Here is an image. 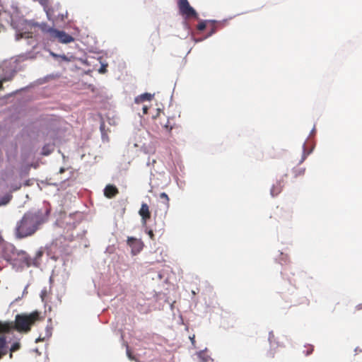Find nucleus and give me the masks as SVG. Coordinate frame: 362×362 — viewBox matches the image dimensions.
Returning a JSON list of instances; mask_svg holds the SVG:
<instances>
[{
    "label": "nucleus",
    "instance_id": "obj_4",
    "mask_svg": "<svg viewBox=\"0 0 362 362\" xmlns=\"http://www.w3.org/2000/svg\"><path fill=\"white\" fill-rule=\"evenodd\" d=\"M161 127L163 131L165 133V134L171 137L173 135V131L175 130L176 132H179L180 127L177 124L173 118H168L167 122L164 124H161Z\"/></svg>",
    "mask_w": 362,
    "mask_h": 362
},
{
    "label": "nucleus",
    "instance_id": "obj_19",
    "mask_svg": "<svg viewBox=\"0 0 362 362\" xmlns=\"http://www.w3.org/2000/svg\"><path fill=\"white\" fill-rule=\"evenodd\" d=\"M293 173H294L295 177L303 175L305 173V168L294 169Z\"/></svg>",
    "mask_w": 362,
    "mask_h": 362
},
{
    "label": "nucleus",
    "instance_id": "obj_27",
    "mask_svg": "<svg viewBox=\"0 0 362 362\" xmlns=\"http://www.w3.org/2000/svg\"><path fill=\"white\" fill-rule=\"evenodd\" d=\"M6 80H7V79H6V78H2V79H1V80H0V88H2V87H3V83H4V81H6Z\"/></svg>",
    "mask_w": 362,
    "mask_h": 362
},
{
    "label": "nucleus",
    "instance_id": "obj_5",
    "mask_svg": "<svg viewBox=\"0 0 362 362\" xmlns=\"http://www.w3.org/2000/svg\"><path fill=\"white\" fill-rule=\"evenodd\" d=\"M54 32V35L52 36V40L57 39L59 42L62 43H70L74 41V38L65 33L64 31H60L56 29Z\"/></svg>",
    "mask_w": 362,
    "mask_h": 362
},
{
    "label": "nucleus",
    "instance_id": "obj_26",
    "mask_svg": "<svg viewBox=\"0 0 362 362\" xmlns=\"http://www.w3.org/2000/svg\"><path fill=\"white\" fill-rule=\"evenodd\" d=\"M147 233L151 240H154V234L152 230H148Z\"/></svg>",
    "mask_w": 362,
    "mask_h": 362
},
{
    "label": "nucleus",
    "instance_id": "obj_21",
    "mask_svg": "<svg viewBox=\"0 0 362 362\" xmlns=\"http://www.w3.org/2000/svg\"><path fill=\"white\" fill-rule=\"evenodd\" d=\"M160 198L162 199L165 200L166 204H168L170 199H169V197H168V194L165 192L160 193Z\"/></svg>",
    "mask_w": 362,
    "mask_h": 362
},
{
    "label": "nucleus",
    "instance_id": "obj_28",
    "mask_svg": "<svg viewBox=\"0 0 362 362\" xmlns=\"http://www.w3.org/2000/svg\"><path fill=\"white\" fill-rule=\"evenodd\" d=\"M143 112H144V114H147V112H148V107L147 106L143 107Z\"/></svg>",
    "mask_w": 362,
    "mask_h": 362
},
{
    "label": "nucleus",
    "instance_id": "obj_9",
    "mask_svg": "<svg viewBox=\"0 0 362 362\" xmlns=\"http://www.w3.org/2000/svg\"><path fill=\"white\" fill-rule=\"evenodd\" d=\"M118 194V189L113 185H107L104 189V194L108 199H112Z\"/></svg>",
    "mask_w": 362,
    "mask_h": 362
},
{
    "label": "nucleus",
    "instance_id": "obj_7",
    "mask_svg": "<svg viewBox=\"0 0 362 362\" xmlns=\"http://www.w3.org/2000/svg\"><path fill=\"white\" fill-rule=\"evenodd\" d=\"M139 214L141 218V222L146 225L147 221L151 218V211L149 206L146 203H142L141 208L139 211Z\"/></svg>",
    "mask_w": 362,
    "mask_h": 362
},
{
    "label": "nucleus",
    "instance_id": "obj_1",
    "mask_svg": "<svg viewBox=\"0 0 362 362\" xmlns=\"http://www.w3.org/2000/svg\"><path fill=\"white\" fill-rule=\"evenodd\" d=\"M46 221L47 217L41 211L26 212L16 223V238L21 239L33 235Z\"/></svg>",
    "mask_w": 362,
    "mask_h": 362
},
{
    "label": "nucleus",
    "instance_id": "obj_11",
    "mask_svg": "<svg viewBox=\"0 0 362 362\" xmlns=\"http://www.w3.org/2000/svg\"><path fill=\"white\" fill-rule=\"evenodd\" d=\"M36 25L39 27L42 33L48 34L49 39L52 40L54 35L53 31H55L56 29L49 27L46 23H37Z\"/></svg>",
    "mask_w": 362,
    "mask_h": 362
},
{
    "label": "nucleus",
    "instance_id": "obj_32",
    "mask_svg": "<svg viewBox=\"0 0 362 362\" xmlns=\"http://www.w3.org/2000/svg\"><path fill=\"white\" fill-rule=\"evenodd\" d=\"M44 341V338H41L40 337L36 339V342L42 341Z\"/></svg>",
    "mask_w": 362,
    "mask_h": 362
},
{
    "label": "nucleus",
    "instance_id": "obj_6",
    "mask_svg": "<svg viewBox=\"0 0 362 362\" xmlns=\"http://www.w3.org/2000/svg\"><path fill=\"white\" fill-rule=\"evenodd\" d=\"M13 324V321L0 320V335L6 336V334H13L16 330Z\"/></svg>",
    "mask_w": 362,
    "mask_h": 362
},
{
    "label": "nucleus",
    "instance_id": "obj_8",
    "mask_svg": "<svg viewBox=\"0 0 362 362\" xmlns=\"http://www.w3.org/2000/svg\"><path fill=\"white\" fill-rule=\"evenodd\" d=\"M127 245L132 248L134 253L139 252L142 249L141 243L135 238H128Z\"/></svg>",
    "mask_w": 362,
    "mask_h": 362
},
{
    "label": "nucleus",
    "instance_id": "obj_23",
    "mask_svg": "<svg viewBox=\"0 0 362 362\" xmlns=\"http://www.w3.org/2000/svg\"><path fill=\"white\" fill-rule=\"evenodd\" d=\"M307 156V154L305 153V144H303V155H302V158L300 160V163H303L304 161V160L305 159Z\"/></svg>",
    "mask_w": 362,
    "mask_h": 362
},
{
    "label": "nucleus",
    "instance_id": "obj_29",
    "mask_svg": "<svg viewBox=\"0 0 362 362\" xmlns=\"http://www.w3.org/2000/svg\"><path fill=\"white\" fill-rule=\"evenodd\" d=\"M5 199H6V200L3 201L1 203H0V205L1 204H7L8 202L9 199L8 198H5Z\"/></svg>",
    "mask_w": 362,
    "mask_h": 362
},
{
    "label": "nucleus",
    "instance_id": "obj_30",
    "mask_svg": "<svg viewBox=\"0 0 362 362\" xmlns=\"http://www.w3.org/2000/svg\"><path fill=\"white\" fill-rule=\"evenodd\" d=\"M46 293H47L46 290L42 291L41 297H42V299H43L44 296L46 295Z\"/></svg>",
    "mask_w": 362,
    "mask_h": 362
},
{
    "label": "nucleus",
    "instance_id": "obj_33",
    "mask_svg": "<svg viewBox=\"0 0 362 362\" xmlns=\"http://www.w3.org/2000/svg\"><path fill=\"white\" fill-rule=\"evenodd\" d=\"M65 171V169L64 168H61L59 170L60 173H63Z\"/></svg>",
    "mask_w": 362,
    "mask_h": 362
},
{
    "label": "nucleus",
    "instance_id": "obj_22",
    "mask_svg": "<svg viewBox=\"0 0 362 362\" xmlns=\"http://www.w3.org/2000/svg\"><path fill=\"white\" fill-rule=\"evenodd\" d=\"M127 355L130 360L134 359V357L132 355V353L131 350L129 349V347L128 345H127Z\"/></svg>",
    "mask_w": 362,
    "mask_h": 362
},
{
    "label": "nucleus",
    "instance_id": "obj_10",
    "mask_svg": "<svg viewBox=\"0 0 362 362\" xmlns=\"http://www.w3.org/2000/svg\"><path fill=\"white\" fill-rule=\"evenodd\" d=\"M8 353L7 341L6 336H0V359Z\"/></svg>",
    "mask_w": 362,
    "mask_h": 362
},
{
    "label": "nucleus",
    "instance_id": "obj_16",
    "mask_svg": "<svg viewBox=\"0 0 362 362\" xmlns=\"http://www.w3.org/2000/svg\"><path fill=\"white\" fill-rule=\"evenodd\" d=\"M54 150V147L53 146H50V145H45L43 148H42V154L45 155V156H47L49 155L52 151H53Z\"/></svg>",
    "mask_w": 362,
    "mask_h": 362
},
{
    "label": "nucleus",
    "instance_id": "obj_24",
    "mask_svg": "<svg viewBox=\"0 0 362 362\" xmlns=\"http://www.w3.org/2000/svg\"><path fill=\"white\" fill-rule=\"evenodd\" d=\"M209 22H211L212 24H214V23L216 22L215 21H210ZM216 33V26L214 25H213L212 26V28H211V30L210 31L209 33V35H213L214 33Z\"/></svg>",
    "mask_w": 362,
    "mask_h": 362
},
{
    "label": "nucleus",
    "instance_id": "obj_17",
    "mask_svg": "<svg viewBox=\"0 0 362 362\" xmlns=\"http://www.w3.org/2000/svg\"><path fill=\"white\" fill-rule=\"evenodd\" d=\"M21 347V344L20 342L17 341V342H14L12 345H11V347L10 349V351H11V354H10V357L12 358V353L13 352H15L16 351L18 350Z\"/></svg>",
    "mask_w": 362,
    "mask_h": 362
},
{
    "label": "nucleus",
    "instance_id": "obj_3",
    "mask_svg": "<svg viewBox=\"0 0 362 362\" xmlns=\"http://www.w3.org/2000/svg\"><path fill=\"white\" fill-rule=\"evenodd\" d=\"M177 6L180 14L185 16L187 18L194 17L197 18V13L190 6L187 0H178Z\"/></svg>",
    "mask_w": 362,
    "mask_h": 362
},
{
    "label": "nucleus",
    "instance_id": "obj_2",
    "mask_svg": "<svg viewBox=\"0 0 362 362\" xmlns=\"http://www.w3.org/2000/svg\"><path fill=\"white\" fill-rule=\"evenodd\" d=\"M40 320V313L34 311L29 314H18L15 317L13 326L16 331L20 333H28L30 331L32 326Z\"/></svg>",
    "mask_w": 362,
    "mask_h": 362
},
{
    "label": "nucleus",
    "instance_id": "obj_20",
    "mask_svg": "<svg viewBox=\"0 0 362 362\" xmlns=\"http://www.w3.org/2000/svg\"><path fill=\"white\" fill-rule=\"evenodd\" d=\"M206 21H201L198 25H197V29L200 31L202 30H204L206 27Z\"/></svg>",
    "mask_w": 362,
    "mask_h": 362
},
{
    "label": "nucleus",
    "instance_id": "obj_31",
    "mask_svg": "<svg viewBox=\"0 0 362 362\" xmlns=\"http://www.w3.org/2000/svg\"><path fill=\"white\" fill-rule=\"evenodd\" d=\"M105 71H106V69L104 66L101 67L100 69V73H105Z\"/></svg>",
    "mask_w": 362,
    "mask_h": 362
},
{
    "label": "nucleus",
    "instance_id": "obj_15",
    "mask_svg": "<svg viewBox=\"0 0 362 362\" xmlns=\"http://www.w3.org/2000/svg\"><path fill=\"white\" fill-rule=\"evenodd\" d=\"M279 216V218L282 219H288L291 218V215L289 213L284 211L282 209H281L277 214Z\"/></svg>",
    "mask_w": 362,
    "mask_h": 362
},
{
    "label": "nucleus",
    "instance_id": "obj_14",
    "mask_svg": "<svg viewBox=\"0 0 362 362\" xmlns=\"http://www.w3.org/2000/svg\"><path fill=\"white\" fill-rule=\"evenodd\" d=\"M314 351V347L313 345L308 344L307 346H305L304 350L303 351V354L305 356H309Z\"/></svg>",
    "mask_w": 362,
    "mask_h": 362
},
{
    "label": "nucleus",
    "instance_id": "obj_13",
    "mask_svg": "<svg viewBox=\"0 0 362 362\" xmlns=\"http://www.w3.org/2000/svg\"><path fill=\"white\" fill-rule=\"evenodd\" d=\"M152 98V95L150 93H144L135 98L136 103H141L146 100H151Z\"/></svg>",
    "mask_w": 362,
    "mask_h": 362
},
{
    "label": "nucleus",
    "instance_id": "obj_12",
    "mask_svg": "<svg viewBox=\"0 0 362 362\" xmlns=\"http://www.w3.org/2000/svg\"><path fill=\"white\" fill-rule=\"evenodd\" d=\"M284 185L281 181L276 182V184L274 185L271 188V194L274 197L278 195L282 190Z\"/></svg>",
    "mask_w": 362,
    "mask_h": 362
},
{
    "label": "nucleus",
    "instance_id": "obj_25",
    "mask_svg": "<svg viewBox=\"0 0 362 362\" xmlns=\"http://www.w3.org/2000/svg\"><path fill=\"white\" fill-rule=\"evenodd\" d=\"M50 0H38L40 4L43 6H47L49 4Z\"/></svg>",
    "mask_w": 362,
    "mask_h": 362
},
{
    "label": "nucleus",
    "instance_id": "obj_18",
    "mask_svg": "<svg viewBox=\"0 0 362 362\" xmlns=\"http://www.w3.org/2000/svg\"><path fill=\"white\" fill-rule=\"evenodd\" d=\"M198 356L200 358V360L203 362H208L210 359V357L206 355V354L204 352H199L198 354Z\"/></svg>",
    "mask_w": 362,
    "mask_h": 362
}]
</instances>
